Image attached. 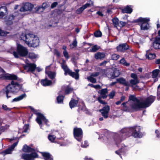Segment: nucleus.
Here are the masks:
<instances>
[{
    "mask_svg": "<svg viewBox=\"0 0 160 160\" xmlns=\"http://www.w3.org/2000/svg\"><path fill=\"white\" fill-rule=\"evenodd\" d=\"M117 49L118 52H124L128 50H129V52H133L132 49L126 43L120 44L117 47Z\"/></svg>",
    "mask_w": 160,
    "mask_h": 160,
    "instance_id": "0eeeda50",
    "label": "nucleus"
},
{
    "mask_svg": "<svg viewBox=\"0 0 160 160\" xmlns=\"http://www.w3.org/2000/svg\"><path fill=\"white\" fill-rule=\"evenodd\" d=\"M102 98L101 97H98V100L99 102L102 104H106V103L105 102L101 100V98Z\"/></svg>",
    "mask_w": 160,
    "mask_h": 160,
    "instance_id": "052dcab7",
    "label": "nucleus"
},
{
    "mask_svg": "<svg viewBox=\"0 0 160 160\" xmlns=\"http://www.w3.org/2000/svg\"><path fill=\"white\" fill-rule=\"evenodd\" d=\"M37 117L36 119V121L39 125H42V121L44 122L46 125H47V122H48V120L43 115L40 113H37Z\"/></svg>",
    "mask_w": 160,
    "mask_h": 160,
    "instance_id": "1a4fd4ad",
    "label": "nucleus"
},
{
    "mask_svg": "<svg viewBox=\"0 0 160 160\" xmlns=\"http://www.w3.org/2000/svg\"><path fill=\"white\" fill-rule=\"evenodd\" d=\"M73 135L76 139L78 141H81L83 137L82 130L80 128H74L73 129Z\"/></svg>",
    "mask_w": 160,
    "mask_h": 160,
    "instance_id": "423d86ee",
    "label": "nucleus"
},
{
    "mask_svg": "<svg viewBox=\"0 0 160 160\" xmlns=\"http://www.w3.org/2000/svg\"><path fill=\"white\" fill-rule=\"evenodd\" d=\"M41 84L43 86H48L51 84L52 82L51 81L47 79L42 80L41 82Z\"/></svg>",
    "mask_w": 160,
    "mask_h": 160,
    "instance_id": "c756f323",
    "label": "nucleus"
},
{
    "mask_svg": "<svg viewBox=\"0 0 160 160\" xmlns=\"http://www.w3.org/2000/svg\"><path fill=\"white\" fill-rule=\"evenodd\" d=\"M99 72H96L95 73H92L91 75V76L92 77H96L98 76L99 74Z\"/></svg>",
    "mask_w": 160,
    "mask_h": 160,
    "instance_id": "338daca9",
    "label": "nucleus"
},
{
    "mask_svg": "<svg viewBox=\"0 0 160 160\" xmlns=\"http://www.w3.org/2000/svg\"><path fill=\"white\" fill-rule=\"evenodd\" d=\"M110 110L109 106H105L102 109L100 110L99 111L101 112L102 116L105 118H107L108 117V112Z\"/></svg>",
    "mask_w": 160,
    "mask_h": 160,
    "instance_id": "ddd939ff",
    "label": "nucleus"
},
{
    "mask_svg": "<svg viewBox=\"0 0 160 160\" xmlns=\"http://www.w3.org/2000/svg\"><path fill=\"white\" fill-rule=\"evenodd\" d=\"M61 65L62 68L63 69L65 72V75H66L70 69L68 68L64 61H63L61 63Z\"/></svg>",
    "mask_w": 160,
    "mask_h": 160,
    "instance_id": "aec40b11",
    "label": "nucleus"
},
{
    "mask_svg": "<svg viewBox=\"0 0 160 160\" xmlns=\"http://www.w3.org/2000/svg\"><path fill=\"white\" fill-rule=\"evenodd\" d=\"M99 49V48L97 45H95L92 47L90 49V51L92 52H95L97 51Z\"/></svg>",
    "mask_w": 160,
    "mask_h": 160,
    "instance_id": "a18cd8bd",
    "label": "nucleus"
},
{
    "mask_svg": "<svg viewBox=\"0 0 160 160\" xmlns=\"http://www.w3.org/2000/svg\"><path fill=\"white\" fill-rule=\"evenodd\" d=\"M41 6L42 7V8L43 9V10H44L45 8L48 7L49 5L47 3L44 2L42 3V5Z\"/></svg>",
    "mask_w": 160,
    "mask_h": 160,
    "instance_id": "6e6d98bb",
    "label": "nucleus"
},
{
    "mask_svg": "<svg viewBox=\"0 0 160 160\" xmlns=\"http://www.w3.org/2000/svg\"><path fill=\"white\" fill-rule=\"evenodd\" d=\"M47 74L49 78L52 79L54 78L56 74L55 72H49Z\"/></svg>",
    "mask_w": 160,
    "mask_h": 160,
    "instance_id": "ea45409f",
    "label": "nucleus"
},
{
    "mask_svg": "<svg viewBox=\"0 0 160 160\" xmlns=\"http://www.w3.org/2000/svg\"><path fill=\"white\" fill-rule=\"evenodd\" d=\"M33 6L31 3L29 2L25 3L21 7L20 11L22 12H24L27 11H31L32 10Z\"/></svg>",
    "mask_w": 160,
    "mask_h": 160,
    "instance_id": "f8f14e48",
    "label": "nucleus"
},
{
    "mask_svg": "<svg viewBox=\"0 0 160 160\" xmlns=\"http://www.w3.org/2000/svg\"><path fill=\"white\" fill-rule=\"evenodd\" d=\"M106 75L110 79H113L115 78L113 69H109L107 71Z\"/></svg>",
    "mask_w": 160,
    "mask_h": 160,
    "instance_id": "412c9836",
    "label": "nucleus"
},
{
    "mask_svg": "<svg viewBox=\"0 0 160 160\" xmlns=\"http://www.w3.org/2000/svg\"><path fill=\"white\" fill-rule=\"evenodd\" d=\"M132 9L128 6H127L126 7L124 8L122 10V12L123 13H130L132 12Z\"/></svg>",
    "mask_w": 160,
    "mask_h": 160,
    "instance_id": "2f4dec72",
    "label": "nucleus"
},
{
    "mask_svg": "<svg viewBox=\"0 0 160 160\" xmlns=\"http://www.w3.org/2000/svg\"><path fill=\"white\" fill-rule=\"evenodd\" d=\"M56 137L53 135H49L48 137V139L51 142H53L54 140Z\"/></svg>",
    "mask_w": 160,
    "mask_h": 160,
    "instance_id": "09e8293b",
    "label": "nucleus"
},
{
    "mask_svg": "<svg viewBox=\"0 0 160 160\" xmlns=\"http://www.w3.org/2000/svg\"><path fill=\"white\" fill-rule=\"evenodd\" d=\"M155 97L150 96L147 98L144 97L136 98L135 96L130 95L129 100L132 101V102L130 104V108L128 107L127 105V102H123L122 104V110L125 111L129 112L131 110L138 111L142 108L149 107L155 99Z\"/></svg>",
    "mask_w": 160,
    "mask_h": 160,
    "instance_id": "f257e3e1",
    "label": "nucleus"
},
{
    "mask_svg": "<svg viewBox=\"0 0 160 160\" xmlns=\"http://www.w3.org/2000/svg\"><path fill=\"white\" fill-rule=\"evenodd\" d=\"M87 79L90 82L92 83H96V79L94 78L91 76L88 77L87 78Z\"/></svg>",
    "mask_w": 160,
    "mask_h": 160,
    "instance_id": "c03bdc74",
    "label": "nucleus"
},
{
    "mask_svg": "<svg viewBox=\"0 0 160 160\" xmlns=\"http://www.w3.org/2000/svg\"><path fill=\"white\" fill-rule=\"evenodd\" d=\"M15 17L13 15H10L9 16L6 17V20L7 21L10 22V24L12 23V22H11L13 19H14Z\"/></svg>",
    "mask_w": 160,
    "mask_h": 160,
    "instance_id": "c9c22d12",
    "label": "nucleus"
},
{
    "mask_svg": "<svg viewBox=\"0 0 160 160\" xmlns=\"http://www.w3.org/2000/svg\"><path fill=\"white\" fill-rule=\"evenodd\" d=\"M117 82L126 86L129 87L130 84L129 82L127 81L125 79L123 78H121L117 79Z\"/></svg>",
    "mask_w": 160,
    "mask_h": 160,
    "instance_id": "f3484780",
    "label": "nucleus"
},
{
    "mask_svg": "<svg viewBox=\"0 0 160 160\" xmlns=\"http://www.w3.org/2000/svg\"><path fill=\"white\" fill-rule=\"evenodd\" d=\"M113 22V24L114 27H118V24H119V20L117 18H115L113 19L112 20Z\"/></svg>",
    "mask_w": 160,
    "mask_h": 160,
    "instance_id": "e433bc0d",
    "label": "nucleus"
},
{
    "mask_svg": "<svg viewBox=\"0 0 160 160\" xmlns=\"http://www.w3.org/2000/svg\"><path fill=\"white\" fill-rule=\"evenodd\" d=\"M152 45L155 49H160V36L156 37Z\"/></svg>",
    "mask_w": 160,
    "mask_h": 160,
    "instance_id": "dca6fc26",
    "label": "nucleus"
},
{
    "mask_svg": "<svg viewBox=\"0 0 160 160\" xmlns=\"http://www.w3.org/2000/svg\"><path fill=\"white\" fill-rule=\"evenodd\" d=\"M28 57L30 58L34 59L37 58L38 56L34 53H30L29 54Z\"/></svg>",
    "mask_w": 160,
    "mask_h": 160,
    "instance_id": "49530a36",
    "label": "nucleus"
},
{
    "mask_svg": "<svg viewBox=\"0 0 160 160\" xmlns=\"http://www.w3.org/2000/svg\"><path fill=\"white\" fill-rule=\"evenodd\" d=\"M69 75L72 76V77L76 79H78L79 78V73H76L74 72H72L70 70L67 73Z\"/></svg>",
    "mask_w": 160,
    "mask_h": 160,
    "instance_id": "cd10ccee",
    "label": "nucleus"
},
{
    "mask_svg": "<svg viewBox=\"0 0 160 160\" xmlns=\"http://www.w3.org/2000/svg\"><path fill=\"white\" fill-rule=\"evenodd\" d=\"M140 127H136L131 128L129 129V131L131 132L132 135L135 137H140Z\"/></svg>",
    "mask_w": 160,
    "mask_h": 160,
    "instance_id": "9d476101",
    "label": "nucleus"
},
{
    "mask_svg": "<svg viewBox=\"0 0 160 160\" xmlns=\"http://www.w3.org/2000/svg\"><path fill=\"white\" fill-rule=\"evenodd\" d=\"M24 68L27 72L33 73L36 68V65L34 63H29L25 66Z\"/></svg>",
    "mask_w": 160,
    "mask_h": 160,
    "instance_id": "4468645a",
    "label": "nucleus"
},
{
    "mask_svg": "<svg viewBox=\"0 0 160 160\" xmlns=\"http://www.w3.org/2000/svg\"><path fill=\"white\" fill-rule=\"evenodd\" d=\"M17 50L18 52H12V54L15 58H18L19 56H26L28 53V51L27 49L22 46L18 44L17 45Z\"/></svg>",
    "mask_w": 160,
    "mask_h": 160,
    "instance_id": "20e7f679",
    "label": "nucleus"
},
{
    "mask_svg": "<svg viewBox=\"0 0 160 160\" xmlns=\"http://www.w3.org/2000/svg\"><path fill=\"white\" fill-rule=\"evenodd\" d=\"M88 142L87 141H85L84 142L82 143L81 146L83 148H86L87 146H88Z\"/></svg>",
    "mask_w": 160,
    "mask_h": 160,
    "instance_id": "5fc2aeb1",
    "label": "nucleus"
},
{
    "mask_svg": "<svg viewBox=\"0 0 160 160\" xmlns=\"http://www.w3.org/2000/svg\"><path fill=\"white\" fill-rule=\"evenodd\" d=\"M20 87V85L18 82L12 81L11 84H9L5 89L7 98H8L11 97V96L9 95V93L17 92L18 91Z\"/></svg>",
    "mask_w": 160,
    "mask_h": 160,
    "instance_id": "7ed1b4c3",
    "label": "nucleus"
},
{
    "mask_svg": "<svg viewBox=\"0 0 160 160\" xmlns=\"http://www.w3.org/2000/svg\"><path fill=\"white\" fill-rule=\"evenodd\" d=\"M38 156L37 153L35 152H32L30 154L23 153L21 156V158L24 160H33Z\"/></svg>",
    "mask_w": 160,
    "mask_h": 160,
    "instance_id": "6e6552de",
    "label": "nucleus"
},
{
    "mask_svg": "<svg viewBox=\"0 0 160 160\" xmlns=\"http://www.w3.org/2000/svg\"><path fill=\"white\" fill-rule=\"evenodd\" d=\"M42 155L45 160H53L51 155L47 152H42Z\"/></svg>",
    "mask_w": 160,
    "mask_h": 160,
    "instance_id": "a878e982",
    "label": "nucleus"
},
{
    "mask_svg": "<svg viewBox=\"0 0 160 160\" xmlns=\"http://www.w3.org/2000/svg\"><path fill=\"white\" fill-rule=\"evenodd\" d=\"M119 57V55L114 54L112 55L111 58L112 60H117L118 59Z\"/></svg>",
    "mask_w": 160,
    "mask_h": 160,
    "instance_id": "3c124183",
    "label": "nucleus"
},
{
    "mask_svg": "<svg viewBox=\"0 0 160 160\" xmlns=\"http://www.w3.org/2000/svg\"><path fill=\"white\" fill-rule=\"evenodd\" d=\"M146 56L149 59H152L155 58L156 55L154 53H150L149 51H147Z\"/></svg>",
    "mask_w": 160,
    "mask_h": 160,
    "instance_id": "c85d7f7f",
    "label": "nucleus"
},
{
    "mask_svg": "<svg viewBox=\"0 0 160 160\" xmlns=\"http://www.w3.org/2000/svg\"><path fill=\"white\" fill-rule=\"evenodd\" d=\"M7 13V9L6 6H2L0 8V18H2Z\"/></svg>",
    "mask_w": 160,
    "mask_h": 160,
    "instance_id": "6ab92c4d",
    "label": "nucleus"
},
{
    "mask_svg": "<svg viewBox=\"0 0 160 160\" xmlns=\"http://www.w3.org/2000/svg\"><path fill=\"white\" fill-rule=\"evenodd\" d=\"M126 24V23L125 22L120 21L119 22V24H118V27L121 28L125 26Z\"/></svg>",
    "mask_w": 160,
    "mask_h": 160,
    "instance_id": "864d4df0",
    "label": "nucleus"
},
{
    "mask_svg": "<svg viewBox=\"0 0 160 160\" xmlns=\"http://www.w3.org/2000/svg\"><path fill=\"white\" fill-rule=\"evenodd\" d=\"M27 97V95L25 93H23L19 96L14 98L12 100V102H18L23 99L24 98Z\"/></svg>",
    "mask_w": 160,
    "mask_h": 160,
    "instance_id": "393cba45",
    "label": "nucleus"
},
{
    "mask_svg": "<svg viewBox=\"0 0 160 160\" xmlns=\"http://www.w3.org/2000/svg\"><path fill=\"white\" fill-rule=\"evenodd\" d=\"M149 20L150 19L149 18H142L140 17L137 19L134 20V22H142V23L140 25L141 30H147L148 29L149 27V25L148 23V22L149 21Z\"/></svg>",
    "mask_w": 160,
    "mask_h": 160,
    "instance_id": "39448f33",
    "label": "nucleus"
},
{
    "mask_svg": "<svg viewBox=\"0 0 160 160\" xmlns=\"http://www.w3.org/2000/svg\"><path fill=\"white\" fill-rule=\"evenodd\" d=\"M5 78L7 80H16L18 77L16 75L11 74H7L4 76Z\"/></svg>",
    "mask_w": 160,
    "mask_h": 160,
    "instance_id": "4be33fe9",
    "label": "nucleus"
},
{
    "mask_svg": "<svg viewBox=\"0 0 160 160\" xmlns=\"http://www.w3.org/2000/svg\"><path fill=\"white\" fill-rule=\"evenodd\" d=\"M131 77L133 78V79H138L137 75L135 73H132Z\"/></svg>",
    "mask_w": 160,
    "mask_h": 160,
    "instance_id": "680f3d73",
    "label": "nucleus"
},
{
    "mask_svg": "<svg viewBox=\"0 0 160 160\" xmlns=\"http://www.w3.org/2000/svg\"><path fill=\"white\" fill-rule=\"evenodd\" d=\"M159 69H157L153 70L152 72V77L153 78H156L160 72Z\"/></svg>",
    "mask_w": 160,
    "mask_h": 160,
    "instance_id": "72a5a7b5",
    "label": "nucleus"
},
{
    "mask_svg": "<svg viewBox=\"0 0 160 160\" xmlns=\"http://www.w3.org/2000/svg\"><path fill=\"white\" fill-rule=\"evenodd\" d=\"M114 133L112 134V135ZM115 136L117 137V138H116L115 137L114 138L116 139V143H119L121 142L122 139L120 138V135H118V134L117 133H114Z\"/></svg>",
    "mask_w": 160,
    "mask_h": 160,
    "instance_id": "4c0bfd02",
    "label": "nucleus"
},
{
    "mask_svg": "<svg viewBox=\"0 0 160 160\" xmlns=\"http://www.w3.org/2000/svg\"><path fill=\"white\" fill-rule=\"evenodd\" d=\"M35 10L36 12L38 13L42 12L44 10L41 6H38L35 8Z\"/></svg>",
    "mask_w": 160,
    "mask_h": 160,
    "instance_id": "58836bf2",
    "label": "nucleus"
},
{
    "mask_svg": "<svg viewBox=\"0 0 160 160\" xmlns=\"http://www.w3.org/2000/svg\"><path fill=\"white\" fill-rule=\"evenodd\" d=\"M148 37L147 36H143L141 38L140 40V41L141 43H143L145 41V39Z\"/></svg>",
    "mask_w": 160,
    "mask_h": 160,
    "instance_id": "0e129e2a",
    "label": "nucleus"
},
{
    "mask_svg": "<svg viewBox=\"0 0 160 160\" xmlns=\"http://www.w3.org/2000/svg\"><path fill=\"white\" fill-rule=\"evenodd\" d=\"M160 84L158 86V90L157 91V97L158 99H160Z\"/></svg>",
    "mask_w": 160,
    "mask_h": 160,
    "instance_id": "bf43d9fd",
    "label": "nucleus"
},
{
    "mask_svg": "<svg viewBox=\"0 0 160 160\" xmlns=\"http://www.w3.org/2000/svg\"><path fill=\"white\" fill-rule=\"evenodd\" d=\"M113 72L115 78L118 77L120 74V72L119 70L116 69H115L114 70H113Z\"/></svg>",
    "mask_w": 160,
    "mask_h": 160,
    "instance_id": "a19ab883",
    "label": "nucleus"
},
{
    "mask_svg": "<svg viewBox=\"0 0 160 160\" xmlns=\"http://www.w3.org/2000/svg\"><path fill=\"white\" fill-rule=\"evenodd\" d=\"M78 103V100H75L73 99L71 100L69 103V105L70 107L71 108H72L75 107H76Z\"/></svg>",
    "mask_w": 160,
    "mask_h": 160,
    "instance_id": "bb28decb",
    "label": "nucleus"
},
{
    "mask_svg": "<svg viewBox=\"0 0 160 160\" xmlns=\"http://www.w3.org/2000/svg\"><path fill=\"white\" fill-rule=\"evenodd\" d=\"M58 5V3L57 2H53L51 5V8H52L55 7Z\"/></svg>",
    "mask_w": 160,
    "mask_h": 160,
    "instance_id": "774afa93",
    "label": "nucleus"
},
{
    "mask_svg": "<svg viewBox=\"0 0 160 160\" xmlns=\"http://www.w3.org/2000/svg\"><path fill=\"white\" fill-rule=\"evenodd\" d=\"M20 38L29 46L36 47L39 45V39L38 38L32 34L23 33L20 35Z\"/></svg>",
    "mask_w": 160,
    "mask_h": 160,
    "instance_id": "f03ea898",
    "label": "nucleus"
},
{
    "mask_svg": "<svg viewBox=\"0 0 160 160\" xmlns=\"http://www.w3.org/2000/svg\"><path fill=\"white\" fill-rule=\"evenodd\" d=\"M120 63L122 64L123 65L128 66L130 65V64L127 62L124 58H122L120 61Z\"/></svg>",
    "mask_w": 160,
    "mask_h": 160,
    "instance_id": "79ce46f5",
    "label": "nucleus"
},
{
    "mask_svg": "<svg viewBox=\"0 0 160 160\" xmlns=\"http://www.w3.org/2000/svg\"><path fill=\"white\" fill-rule=\"evenodd\" d=\"M115 92L114 90H112L110 93L108 95V96L110 98H113L115 96Z\"/></svg>",
    "mask_w": 160,
    "mask_h": 160,
    "instance_id": "8fccbe9b",
    "label": "nucleus"
},
{
    "mask_svg": "<svg viewBox=\"0 0 160 160\" xmlns=\"http://www.w3.org/2000/svg\"><path fill=\"white\" fill-rule=\"evenodd\" d=\"M98 92L100 94L101 96L100 97H102L103 99H105L107 98L108 95L107 94L108 93V90L107 88L102 89L99 90Z\"/></svg>",
    "mask_w": 160,
    "mask_h": 160,
    "instance_id": "a211bd4d",
    "label": "nucleus"
},
{
    "mask_svg": "<svg viewBox=\"0 0 160 160\" xmlns=\"http://www.w3.org/2000/svg\"><path fill=\"white\" fill-rule=\"evenodd\" d=\"M8 32L0 30V35L2 36H4L6 35Z\"/></svg>",
    "mask_w": 160,
    "mask_h": 160,
    "instance_id": "603ef678",
    "label": "nucleus"
},
{
    "mask_svg": "<svg viewBox=\"0 0 160 160\" xmlns=\"http://www.w3.org/2000/svg\"><path fill=\"white\" fill-rule=\"evenodd\" d=\"M94 36L97 37H100L102 36V33L100 31H97L94 32Z\"/></svg>",
    "mask_w": 160,
    "mask_h": 160,
    "instance_id": "de8ad7c7",
    "label": "nucleus"
},
{
    "mask_svg": "<svg viewBox=\"0 0 160 160\" xmlns=\"http://www.w3.org/2000/svg\"><path fill=\"white\" fill-rule=\"evenodd\" d=\"M105 56V54L104 52H98L95 54V58L96 59H103Z\"/></svg>",
    "mask_w": 160,
    "mask_h": 160,
    "instance_id": "5701e85b",
    "label": "nucleus"
},
{
    "mask_svg": "<svg viewBox=\"0 0 160 160\" xmlns=\"http://www.w3.org/2000/svg\"><path fill=\"white\" fill-rule=\"evenodd\" d=\"M62 90L65 91L66 94H68L72 91L73 89L69 86H63L62 88Z\"/></svg>",
    "mask_w": 160,
    "mask_h": 160,
    "instance_id": "b1692460",
    "label": "nucleus"
},
{
    "mask_svg": "<svg viewBox=\"0 0 160 160\" xmlns=\"http://www.w3.org/2000/svg\"><path fill=\"white\" fill-rule=\"evenodd\" d=\"M77 41L76 38H75L72 43L70 45V47L71 49H72L76 48L77 46Z\"/></svg>",
    "mask_w": 160,
    "mask_h": 160,
    "instance_id": "f704fd0d",
    "label": "nucleus"
},
{
    "mask_svg": "<svg viewBox=\"0 0 160 160\" xmlns=\"http://www.w3.org/2000/svg\"><path fill=\"white\" fill-rule=\"evenodd\" d=\"M22 150L25 152H32L34 151V150L33 149L27 146L26 145H24Z\"/></svg>",
    "mask_w": 160,
    "mask_h": 160,
    "instance_id": "7c9ffc66",
    "label": "nucleus"
},
{
    "mask_svg": "<svg viewBox=\"0 0 160 160\" xmlns=\"http://www.w3.org/2000/svg\"><path fill=\"white\" fill-rule=\"evenodd\" d=\"M63 53L66 58L68 59L69 58L68 53L67 51H63Z\"/></svg>",
    "mask_w": 160,
    "mask_h": 160,
    "instance_id": "4d7b16f0",
    "label": "nucleus"
},
{
    "mask_svg": "<svg viewBox=\"0 0 160 160\" xmlns=\"http://www.w3.org/2000/svg\"><path fill=\"white\" fill-rule=\"evenodd\" d=\"M129 129H130L123 128L121 130L120 132L121 133L124 134V133H126L128 130L129 131Z\"/></svg>",
    "mask_w": 160,
    "mask_h": 160,
    "instance_id": "e2e57ef3",
    "label": "nucleus"
},
{
    "mask_svg": "<svg viewBox=\"0 0 160 160\" xmlns=\"http://www.w3.org/2000/svg\"><path fill=\"white\" fill-rule=\"evenodd\" d=\"M18 143V142L14 143L10 147L3 151L2 152V154L5 155L7 154H11L15 147L17 146Z\"/></svg>",
    "mask_w": 160,
    "mask_h": 160,
    "instance_id": "2eb2a0df",
    "label": "nucleus"
},
{
    "mask_svg": "<svg viewBox=\"0 0 160 160\" xmlns=\"http://www.w3.org/2000/svg\"><path fill=\"white\" fill-rule=\"evenodd\" d=\"M139 81L138 79H131L129 82L131 87H133L139 83Z\"/></svg>",
    "mask_w": 160,
    "mask_h": 160,
    "instance_id": "473e14b6",
    "label": "nucleus"
},
{
    "mask_svg": "<svg viewBox=\"0 0 160 160\" xmlns=\"http://www.w3.org/2000/svg\"><path fill=\"white\" fill-rule=\"evenodd\" d=\"M93 2L91 1H89L87 3L83 5L76 11V13L78 14H80L86 8L92 6H93Z\"/></svg>",
    "mask_w": 160,
    "mask_h": 160,
    "instance_id": "9b49d317",
    "label": "nucleus"
},
{
    "mask_svg": "<svg viewBox=\"0 0 160 160\" xmlns=\"http://www.w3.org/2000/svg\"><path fill=\"white\" fill-rule=\"evenodd\" d=\"M2 108L4 110L7 111H10L11 110V109L8 108L7 106L5 105H2Z\"/></svg>",
    "mask_w": 160,
    "mask_h": 160,
    "instance_id": "13d9d810",
    "label": "nucleus"
},
{
    "mask_svg": "<svg viewBox=\"0 0 160 160\" xmlns=\"http://www.w3.org/2000/svg\"><path fill=\"white\" fill-rule=\"evenodd\" d=\"M64 97L62 96H59L57 97V101L58 103H62L63 102Z\"/></svg>",
    "mask_w": 160,
    "mask_h": 160,
    "instance_id": "37998d69",
    "label": "nucleus"
},
{
    "mask_svg": "<svg viewBox=\"0 0 160 160\" xmlns=\"http://www.w3.org/2000/svg\"><path fill=\"white\" fill-rule=\"evenodd\" d=\"M131 87L134 90H137L139 89V87L137 84L135 85H133V87Z\"/></svg>",
    "mask_w": 160,
    "mask_h": 160,
    "instance_id": "69168bd1",
    "label": "nucleus"
}]
</instances>
